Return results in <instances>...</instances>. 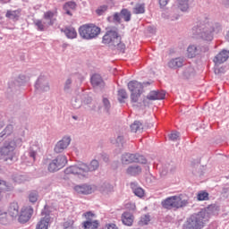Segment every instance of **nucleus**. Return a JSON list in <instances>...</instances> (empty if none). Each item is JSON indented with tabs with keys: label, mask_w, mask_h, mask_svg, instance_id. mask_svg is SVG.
<instances>
[{
	"label": "nucleus",
	"mask_w": 229,
	"mask_h": 229,
	"mask_svg": "<svg viewBox=\"0 0 229 229\" xmlns=\"http://www.w3.org/2000/svg\"><path fill=\"white\" fill-rule=\"evenodd\" d=\"M210 219V208L191 215L183 225V229H202Z\"/></svg>",
	"instance_id": "nucleus-1"
},
{
	"label": "nucleus",
	"mask_w": 229,
	"mask_h": 229,
	"mask_svg": "<svg viewBox=\"0 0 229 229\" xmlns=\"http://www.w3.org/2000/svg\"><path fill=\"white\" fill-rule=\"evenodd\" d=\"M188 203L187 200L182 199V196L178 195L168 197L161 202L162 207L167 210H171L172 208H182V207H187Z\"/></svg>",
	"instance_id": "nucleus-6"
},
{
	"label": "nucleus",
	"mask_w": 229,
	"mask_h": 229,
	"mask_svg": "<svg viewBox=\"0 0 229 229\" xmlns=\"http://www.w3.org/2000/svg\"><path fill=\"white\" fill-rule=\"evenodd\" d=\"M12 0H0V2L2 3V4H6L8 3H10Z\"/></svg>",
	"instance_id": "nucleus-58"
},
{
	"label": "nucleus",
	"mask_w": 229,
	"mask_h": 229,
	"mask_svg": "<svg viewBox=\"0 0 229 229\" xmlns=\"http://www.w3.org/2000/svg\"><path fill=\"white\" fill-rule=\"evenodd\" d=\"M69 144H71V137H64L57 142L55 147V153H62L64 149H67Z\"/></svg>",
	"instance_id": "nucleus-10"
},
{
	"label": "nucleus",
	"mask_w": 229,
	"mask_h": 229,
	"mask_svg": "<svg viewBox=\"0 0 229 229\" xmlns=\"http://www.w3.org/2000/svg\"><path fill=\"white\" fill-rule=\"evenodd\" d=\"M42 81H44V79L42 77L38 79L36 82V89H38V87H40V83H42Z\"/></svg>",
	"instance_id": "nucleus-52"
},
{
	"label": "nucleus",
	"mask_w": 229,
	"mask_h": 229,
	"mask_svg": "<svg viewBox=\"0 0 229 229\" xmlns=\"http://www.w3.org/2000/svg\"><path fill=\"white\" fill-rule=\"evenodd\" d=\"M6 217V211L0 209V217Z\"/></svg>",
	"instance_id": "nucleus-55"
},
{
	"label": "nucleus",
	"mask_w": 229,
	"mask_h": 229,
	"mask_svg": "<svg viewBox=\"0 0 229 229\" xmlns=\"http://www.w3.org/2000/svg\"><path fill=\"white\" fill-rule=\"evenodd\" d=\"M122 222L125 226H131V225H133V215L124 212L122 215Z\"/></svg>",
	"instance_id": "nucleus-17"
},
{
	"label": "nucleus",
	"mask_w": 229,
	"mask_h": 229,
	"mask_svg": "<svg viewBox=\"0 0 229 229\" xmlns=\"http://www.w3.org/2000/svg\"><path fill=\"white\" fill-rule=\"evenodd\" d=\"M214 28L210 23H202L199 27L192 29V33L196 38H203V40H212V32Z\"/></svg>",
	"instance_id": "nucleus-4"
},
{
	"label": "nucleus",
	"mask_w": 229,
	"mask_h": 229,
	"mask_svg": "<svg viewBox=\"0 0 229 229\" xmlns=\"http://www.w3.org/2000/svg\"><path fill=\"white\" fill-rule=\"evenodd\" d=\"M91 85L93 87H99V85H103V78L99 74H94L91 77Z\"/></svg>",
	"instance_id": "nucleus-23"
},
{
	"label": "nucleus",
	"mask_w": 229,
	"mask_h": 229,
	"mask_svg": "<svg viewBox=\"0 0 229 229\" xmlns=\"http://www.w3.org/2000/svg\"><path fill=\"white\" fill-rule=\"evenodd\" d=\"M114 21H115L116 22H121V15L119 14V13H115L114 14Z\"/></svg>",
	"instance_id": "nucleus-50"
},
{
	"label": "nucleus",
	"mask_w": 229,
	"mask_h": 229,
	"mask_svg": "<svg viewBox=\"0 0 229 229\" xmlns=\"http://www.w3.org/2000/svg\"><path fill=\"white\" fill-rule=\"evenodd\" d=\"M182 65H183V60L180 58L172 59L168 63V66L171 69H176V67H182Z\"/></svg>",
	"instance_id": "nucleus-22"
},
{
	"label": "nucleus",
	"mask_w": 229,
	"mask_h": 229,
	"mask_svg": "<svg viewBox=\"0 0 229 229\" xmlns=\"http://www.w3.org/2000/svg\"><path fill=\"white\" fill-rule=\"evenodd\" d=\"M125 208H128V210H135L136 208L135 203L128 202L127 204H125Z\"/></svg>",
	"instance_id": "nucleus-47"
},
{
	"label": "nucleus",
	"mask_w": 229,
	"mask_h": 229,
	"mask_svg": "<svg viewBox=\"0 0 229 229\" xmlns=\"http://www.w3.org/2000/svg\"><path fill=\"white\" fill-rule=\"evenodd\" d=\"M104 229H119L115 224H106Z\"/></svg>",
	"instance_id": "nucleus-48"
},
{
	"label": "nucleus",
	"mask_w": 229,
	"mask_h": 229,
	"mask_svg": "<svg viewBox=\"0 0 229 229\" xmlns=\"http://www.w3.org/2000/svg\"><path fill=\"white\" fill-rule=\"evenodd\" d=\"M142 156H137L135 154H123L122 156V164H132L133 162H140Z\"/></svg>",
	"instance_id": "nucleus-11"
},
{
	"label": "nucleus",
	"mask_w": 229,
	"mask_h": 229,
	"mask_svg": "<svg viewBox=\"0 0 229 229\" xmlns=\"http://www.w3.org/2000/svg\"><path fill=\"white\" fill-rule=\"evenodd\" d=\"M128 98V93L125 91V89H119L117 93V99L119 103H124L125 99Z\"/></svg>",
	"instance_id": "nucleus-27"
},
{
	"label": "nucleus",
	"mask_w": 229,
	"mask_h": 229,
	"mask_svg": "<svg viewBox=\"0 0 229 229\" xmlns=\"http://www.w3.org/2000/svg\"><path fill=\"white\" fill-rule=\"evenodd\" d=\"M147 98L150 101H157V91H151L148 96Z\"/></svg>",
	"instance_id": "nucleus-45"
},
{
	"label": "nucleus",
	"mask_w": 229,
	"mask_h": 229,
	"mask_svg": "<svg viewBox=\"0 0 229 229\" xmlns=\"http://www.w3.org/2000/svg\"><path fill=\"white\" fill-rule=\"evenodd\" d=\"M99 167V162L98 160H92L89 164V165H87V164H81L78 165H72L70 167H67L64 170L65 174H78L79 176H87V173L89 171H96Z\"/></svg>",
	"instance_id": "nucleus-2"
},
{
	"label": "nucleus",
	"mask_w": 229,
	"mask_h": 229,
	"mask_svg": "<svg viewBox=\"0 0 229 229\" xmlns=\"http://www.w3.org/2000/svg\"><path fill=\"white\" fill-rule=\"evenodd\" d=\"M149 221H151V216H149V215H145V216L140 217V220L139 224L141 226H144L145 225H148Z\"/></svg>",
	"instance_id": "nucleus-35"
},
{
	"label": "nucleus",
	"mask_w": 229,
	"mask_h": 229,
	"mask_svg": "<svg viewBox=\"0 0 229 229\" xmlns=\"http://www.w3.org/2000/svg\"><path fill=\"white\" fill-rule=\"evenodd\" d=\"M72 105L73 108H80V106H81V100H80V98H74L72 100Z\"/></svg>",
	"instance_id": "nucleus-41"
},
{
	"label": "nucleus",
	"mask_w": 229,
	"mask_h": 229,
	"mask_svg": "<svg viewBox=\"0 0 229 229\" xmlns=\"http://www.w3.org/2000/svg\"><path fill=\"white\" fill-rule=\"evenodd\" d=\"M86 221L82 223V227L84 229H99V220L94 219L96 215L90 211L83 214Z\"/></svg>",
	"instance_id": "nucleus-8"
},
{
	"label": "nucleus",
	"mask_w": 229,
	"mask_h": 229,
	"mask_svg": "<svg viewBox=\"0 0 229 229\" xmlns=\"http://www.w3.org/2000/svg\"><path fill=\"white\" fill-rule=\"evenodd\" d=\"M49 223H51V217L49 216H46L38 222L35 229H47L49 228Z\"/></svg>",
	"instance_id": "nucleus-16"
},
{
	"label": "nucleus",
	"mask_w": 229,
	"mask_h": 229,
	"mask_svg": "<svg viewBox=\"0 0 229 229\" xmlns=\"http://www.w3.org/2000/svg\"><path fill=\"white\" fill-rule=\"evenodd\" d=\"M198 55V47L194 45H191L187 49V56L188 58H194Z\"/></svg>",
	"instance_id": "nucleus-26"
},
{
	"label": "nucleus",
	"mask_w": 229,
	"mask_h": 229,
	"mask_svg": "<svg viewBox=\"0 0 229 229\" xmlns=\"http://www.w3.org/2000/svg\"><path fill=\"white\" fill-rule=\"evenodd\" d=\"M142 130V123H140V122H134L131 125V131H132L133 133H137V131H140Z\"/></svg>",
	"instance_id": "nucleus-32"
},
{
	"label": "nucleus",
	"mask_w": 229,
	"mask_h": 229,
	"mask_svg": "<svg viewBox=\"0 0 229 229\" xmlns=\"http://www.w3.org/2000/svg\"><path fill=\"white\" fill-rule=\"evenodd\" d=\"M34 24L37 26L38 31H44L46 30V23L42 22V20H36Z\"/></svg>",
	"instance_id": "nucleus-36"
},
{
	"label": "nucleus",
	"mask_w": 229,
	"mask_h": 229,
	"mask_svg": "<svg viewBox=\"0 0 229 229\" xmlns=\"http://www.w3.org/2000/svg\"><path fill=\"white\" fill-rule=\"evenodd\" d=\"M29 201H30V203H37V201H38V191H30Z\"/></svg>",
	"instance_id": "nucleus-30"
},
{
	"label": "nucleus",
	"mask_w": 229,
	"mask_h": 229,
	"mask_svg": "<svg viewBox=\"0 0 229 229\" xmlns=\"http://www.w3.org/2000/svg\"><path fill=\"white\" fill-rule=\"evenodd\" d=\"M8 213L11 217H17L19 216V204L17 202L11 203Z\"/></svg>",
	"instance_id": "nucleus-19"
},
{
	"label": "nucleus",
	"mask_w": 229,
	"mask_h": 229,
	"mask_svg": "<svg viewBox=\"0 0 229 229\" xmlns=\"http://www.w3.org/2000/svg\"><path fill=\"white\" fill-rule=\"evenodd\" d=\"M64 10L67 13V15H72V13H71V10H76V3L68 2V3L64 4Z\"/></svg>",
	"instance_id": "nucleus-25"
},
{
	"label": "nucleus",
	"mask_w": 229,
	"mask_h": 229,
	"mask_svg": "<svg viewBox=\"0 0 229 229\" xmlns=\"http://www.w3.org/2000/svg\"><path fill=\"white\" fill-rule=\"evenodd\" d=\"M60 167L58 166V165L56 164V162L55 161V159L53 160V162H51L48 165V171L50 173H55L56 171H60Z\"/></svg>",
	"instance_id": "nucleus-34"
},
{
	"label": "nucleus",
	"mask_w": 229,
	"mask_h": 229,
	"mask_svg": "<svg viewBox=\"0 0 229 229\" xmlns=\"http://www.w3.org/2000/svg\"><path fill=\"white\" fill-rule=\"evenodd\" d=\"M103 103L106 108H110V100H108V98H103Z\"/></svg>",
	"instance_id": "nucleus-49"
},
{
	"label": "nucleus",
	"mask_w": 229,
	"mask_h": 229,
	"mask_svg": "<svg viewBox=\"0 0 229 229\" xmlns=\"http://www.w3.org/2000/svg\"><path fill=\"white\" fill-rule=\"evenodd\" d=\"M120 40H122L121 35L115 30H107L102 38V43L111 47L119 44Z\"/></svg>",
	"instance_id": "nucleus-7"
},
{
	"label": "nucleus",
	"mask_w": 229,
	"mask_h": 229,
	"mask_svg": "<svg viewBox=\"0 0 229 229\" xmlns=\"http://www.w3.org/2000/svg\"><path fill=\"white\" fill-rule=\"evenodd\" d=\"M123 140H124V138L123 136H118L116 139V142H118V143L123 142Z\"/></svg>",
	"instance_id": "nucleus-56"
},
{
	"label": "nucleus",
	"mask_w": 229,
	"mask_h": 229,
	"mask_svg": "<svg viewBox=\"0 0 229 229\" xmlns=\"http://www.w3.org/2000/svg\"><path fill=\"white\" fill-rule=\"evenodd\" d=\"M5 17L7 19H12V21H19V17H21V9H17L15 11L8 10L6 12Z\"/></svg>",
	"instance_id": "nucleus-20"
},
{
	"label": "nucleus",
	"mask_w": 229,
	"mask_h": 229,
	"mask_svg": "<svg viewBox=\"0 0 229 229\" xmlns=\"http://www.w3.org/2000/svg\"><path fill=\"white\" fill-rule=\"evenodd\" d=\"M229 58V51L222 50L213 60L216 65H221V64H225L226 60Z\"/></svg>",
	"instance_id": "nucleus-12"
},
{
	"label": "nucleus",
	"mask_w": 229,
	"mask_h": 229,
	"mask_svg": "<svg viewBox=\"0 0 229 229\" xmlns=\"http://www.w3.org/2000/svg\"><path fill=\"white\" fill-rule=\"evenodd\" d=\"M15 141L5 142L0 148L1 158L4 162H13L17 160L15 157Z\"/></svg>",
	"instance_id": "nucleus-5"
},
{
	"label": "nucleus",
	"mask_w": 229,
	"mask_h": 229,
	"mask_svg": "<svg viewBox=\"0 0 229 229\" xmlns=\"http://www.w3.org/2000/svg\"><path fill=\"white\" fill-rule=\"evenodd\" d=\"M30 157H31V158H35V157H37V152H35V151H30Z\"/></svg>",
	"instance_id": "nucleus-57"
},
{
	"label": "nucleus",
	"mask_w": 229,
	"mask_h": 229,
	"mask_svg": "<svg viewBox=\"0 0 229 229\" xmlns=\"http://www.w3.org/2000/svg\"><path fill=\"white\" fill-rule=\"evenodd\" d=\"M158 99H165V92L157 91L156 100H158Z\"/></svg>",
	"instance_id": "nucleus-46"
},
{
	"label": "nucleus",
	"mask_w": 229,
	"mask_h": 229,
	"mask_svg": "<svg viewBox=\"0 0 229 229\" xmlns=\"http://www.w3.org/2000/svg\"><path fill=\"white\" fill-rule=\"evenodd\" d=\"M113 47H116L118 51H121V53H124V49H126V45H124V43H123V41H121L120 39L118 44L113 45Z\"/></svg>",
	"instance_id": "nucleus-39"
},
{
	"label": "nucleus",
	"mask_w": 229,
	"mask_h": 229,
	"mask_svg": "<svg viewBox=\"0 0 229 229\" xmlns=\"http://www.w3.org/2000/svg\"><path fill=\"white\" fill-rule=\"evenodd\" d=\"M0 190L1 191H10V187L8 186V184H6V182L4 180L0 179Z\"/></svg>",
	"instance_id": "nucleus-43"
},
{
	"label": "nucleus",
	"mask_w": 229,
	"mask_h": 229,
	"mask_svg": "<svg viewBox=\"0 0 229 229\" xmlns=\"http://www.w3.org/2000/svg\"><path fill=\"white\" fill-rule=\"evenodd\" d=\"M62 31H64L67 38H76V37H78V32L73 27H65V29L62 30Z\"/></svg>",
	"instance_id": "nucleus-18"
},
{
	"label": "nucleus",
	"mask_w": 229,
	"mask_h": 229,
	"mask_svg": "<svg viewBox=\"0 0 229 229\" xmlns=\"http://www.w3.org/2000/svg\"><path fill=\"white\" fill-rule=\"evenodd\" d=\"M71 83H72V81H71V79H68L67 81H66V83H65V89H69V85H71Z\"/></svg>",
	"instance_id": "nucleus-54"
},
{
	"label": "nucleus",
	"mask_w": 229,
	"mask_h": 229,
	"mask_svg": "<svg viewBox=\"0 0 229 229\" xmlns=\"http://www.w3.org/2000/svg\"><path fill=\"white\" fill-rule=\"evenodd\" d=\"M56 11H47L44 13L43 19H45V21H48L47 26H53V24H55V21H56V18H55L56 17Z\"/></svg>",
	"instance_id": "nucleus-15"
},
{
	"label": "nucleus",
	"mask_w": 229,
	"mask_h": 229,
	"mask_svg": "<svg viewBox=\"0 0 229 229\" xmlns=\"http://www.w3.org/2000/svg\"><path fill=\"white\" fill-rule=\"evenodd\" d=\"M167 3H169V0H159L160 6H167Z\"/></svg>",
	"instance_id": "nucleus-51"
},
{
	"label": "nucleus",
	"mask_w": 229,
	"mask_h": 229,
	"mask_svg": "<svg viewBox=\"0 0 229 229\" xmlns=\"http://www.w3.org/2000/svg\"><path fill=\"white\" fill-rule=\"evenodd\" d=\"M33 216V208L31 206H26L21 208V214L19 216V223H28L31 216Z\"/></svg>",
	"instance_id": "nucleus-9"
},
{
	"label": "nucleus",
	"mask_w": 229,
	"mask_h": 229,
	"mask_svg": "<svg viewBox=\"0 0 229 229\" xmlns=\"http://www.w3.org/2000/svg\"><path fill=\"white\" fill-rule=\"evenodd\" d=\"M142 92L138 93H131V103H139V99H140V95Z\"/></svg>",
	"instance_id": "nucleus-38"
},
{
	"label": "nucleus",
	"mask_w": 229,
	"mask_h": 229,
	"mask_svg": "<svg viewBox=\"0 0 229 229\" xmlns=\"http://www.w3.org/2000/svg\"><path fill=\"white\" fill-rule=\"evenodd\" d=\"M197 199L199 201H207V199H208V193L206 191H201L198 193Z\"/></svg>",
	"instance_id": "nucleus-37"
},
{
	"label": "nucleus",
	"mask_w": 229,
	"mask_h": 229,
	"mask_svg": "<svg viewBox=\"0 0 229 229\" xmlns=\"http://www.w3.org/2000/svg\"><path fill=\"white\" fill-rule=\"evenodd\" d=\"M64 229H72L74 228V220H67L64 223Z\"/></svg>",
	"instance_id": "nucleus-40"
},
{
	"label": "nucleus",
	"mask_w": 229,
	"mask_h": 229,
	"mask_svg": "<svg viewBox=\"0 0 229 229\" xmlns=\"http://www.w3.org/2000/svg\"><path fill=\"white\" fill-rule=\"evenodd\" d=\"M55 164L58 165L59 169L65 167V164H67V157L65 156H58L55 159Z\"/></svg>",
	"instance_id": "nucleus-24"
},
{
	"label": "nucleus",
	"mask_w": 229,
	"mask_h": 229,
	"mask_svg": "<svg viewBox=\"0 0 229 229\" xmlns=\"http://www.w3.org/2000/svg\"><path fill=\"white\" fill-rule=\"evenodd\" d=\"M101 34V28L94 23H86L79 28V35L84 40H93Z\"/></svg>",
	"instance_id": "nucleus-3"
},
{
	"label": "nucleus",
	"mask_w": 229,
	"mask_h": 229,
	"mask_svg": "<svg viewBox=\"0 0 229 229\" xmlns=\"http://www.w3.org/2000/svg\"><path fill=\"white\" fill-rule=\"evenodd\" d=\"M169 139H170V140H178V139H180V132H178V131H173V132L169 135Z\"/></svg>",
	"instance_id": "nucleus-44"
},
{
	"label": "nucleus",
	"mask_w": 229,
	"mask_h": 229,
	"mask_svg": "<svg viewBox=\"0 0 229 229\" xmlns=\"http://www.w3.org/2000/svg\"><path fill=\"white\" fill-rule=\"evenodd\" d=\"M179 8L182 12H187L189 10V0H177Z\"/></svg>",
	"instance_id": "nucleus-31"
},
{
	"label": "nucleus",
	"mask_w": 229,
	"mask_h": 229,
	"mask_svg": "<svg viewBox=\"0 0 229 229\" xmlns=\"http://www.w3.org/2000/svg\"><path fill=\"white\" fill-rule=\"evenodd\" d=\"M121 15L125 22L131 21V13L128 9H122Z\"/></svg>",
	"instance_id": "nucleus-28"
},
{
	"label": "nucleus",
	"mask_w": 229,
	"mask_h": 229,
	"mask_svg": "<svg viewBox=\"0 0 229 229\" xmlns=\"http://www.w3.org/2000/svg\"><path fill=\"white\" fill-rule=\"evenodd\" d=\"M146 13V4H136L132 9V13L135 15H140Z\"/></svg>",
	"instance_id": "nucleus-21"
},
{
	"label": "nucleus",
	"mask_w": 229,
	"mask_h": 229,
	"mask_svg": "<svg viewBox=\"0 0 229 229\" xmlns=\"http://www.w3.org/2000/svg\"><path fill=\"white\" fill-rule=\"evenodd\" d=\"M96 188L88 185H77L74 187V191H77L78 194H92Z\"/></svg>",
	"instance_id": "nucleus-13"
},
{
	"label": "nucleus",
	"mask_w": 229,
	"mask_h": 229,
	"mask_svg": "<svg viewBox=\"0 0 229 229\" xmlns=\"http://www.w3.org/2000/svg\"><path fill=\"white\" fill-rule=\"evenodd\" d=\"M14 182H16L17 183H21L22 182V176L18 175L16 177L13 178Z\"/></svg>",
	"instance_id": "nucleus-53"
},
{
	"label": "nucleus",
	"mask_w": 229,
	"mask_h": 229,
	"mask_svg": "<svg viewBox=\"0 0 229 229\" xmlns=\"http://www.w3.org/2000/svg\"><path fill=\"white\" fill-rule=\"evenodd\" d=\"M106 10H108V6L101 5L100 7H98L96 10V13L98 14V15H103V13H105V12H106Z\"/></svg>",
	"instance_id": "nucleus-42"
},
{
	"label": "nucleus",
	"mask_w": 229,
	"mask_h": 229,
	"mask_svg": "<svg viewBox=\"0 0 229 229\" xmlns=\"http://www.w3.org/2000/svg\"><path fill=\"white\" fill-rule=\"evenodd\" d=\"M128 89L131 93H138L142 92L144 87L142 86V83L137 81H131L128 85Z\"/></svg>",
	"instance_id": "nucleus-14"
},
{
	"label": "nucleus",
	"mask_w": 229,
	"mask_h": 229,
	"mask_svg": "<svg viewBox=\"0 0 229 229\" xmlns=\"http://www.w3.org/2000/svg\"><path fill=\"white\" fill-rule=\"evenodd\" d=\"M141 169L139 166H130L127 169V174H131V176H135V174H139Z\"/></svg>",
	"instance_id": "nucleus-33"
},
{
	"label": "nucleus",
	"mask_w": 229,
	"mask_h": 229,
	"mask_svg": "<svg viewBox=\"0 0 229 229\" xmlns=\"http://www.w3.org/2000/svg\"><path fill=\"white\" fill-rule=\"evenodd\" d=\"M131 187L135 196H138V198H143L144 190H142V188H140V187L135 188V183H131Z\"/></svg>",
	"instance_id": "nucleus-29"
}]
</instances>
